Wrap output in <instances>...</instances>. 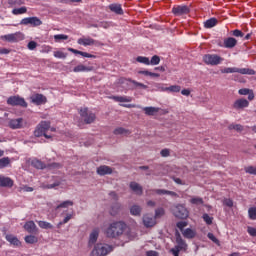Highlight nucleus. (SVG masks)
Listing matches in <instances>:
<instances>
[{
  "label": "nucleus",
  "instance_id": "nucleus-17",
  "mask_svg": "<svg viewBox=\"0 0 256 256\" xmlns=\"http://www.w3.org/2000/svg\"><path fill=\"white\" fill-rule=\"evenodd\" d=\"M143 225L146 226L147 228L155 227V225H157V220H156L155 217L150 216L149 214L144 215V217H143Z\"/></svg>",
  "mask_w": 256,
  "mask_h": 256
},
{
  "label": "nucleus",
  "instance_id": "nucleus-55",
  "mask_svg": "<svg viewBox=\"0 0 256 256\" xmlns=\"http://www.w3.org/2000/svg\"><path fill=\"white\" fill-rule=\"evenodd\" d=\"M73 219V214H67V216L64 218L63 222H60L59 225H65V223H69Z\"/></svg>",
  "mask_w": 256,
  "mask_h": 256
},
{
  "label": "nucleus",
  "instance_id": "nucleus-10",
  "mask_svg": "<svg viewBox=\"0 0 256 256\" xmlns=\"http://www.w3.org/2000/svg\"><path fill=\"white\" fill-rule=\"evenodd\" d=\"M20 25H31V27H39L43 25V21L39 19L38 17H28V18H23L20 21Z\"/></svg>",
  "mask_w": 256,
  "mask_h": 256
},
{
  "label": "nucleus",
  "instance_id": "nucleus-60",
  "mask_svg": "<svg viewBox=\"0 0 256 256\" xmlns=\"http://www.w3.org/2000/svg\"><path fill=\"white\" fill-rule=\"evenodd\" d=\"M80 55L82 56V57H87L88 59H95V55H93V54H89V53H87V52H81L80 53Z\"/></svg>",
  "mask_w": 256,
  "mask_h": 256
},
{
  "label": "nucleus",
  "instance_id": "nucleus-23",
  "mask_svg": "<svg viewBox=\"0 0 256 256\" xmlns=\"http://www.w3.org/2000/svg\"><path fill=\"white\" fill-rule=\"evenodd\" d=\"M6 240L8 241V243L14 245L15 247H19V245H21V241H19V239L16 238V236L13 234H7Z\"/></svg>",
  "mask_w": 256,
  "mask_h": 256
},
{
  "label": "nucleus",
  "instance_id": "nucleus-15",
  "mask_svg": "<svg viewBox=\"0 0 256 256\" xmlns=\"http://www.w3.org/2000/svg\"><path fill=\"white\" fill-rule=\"evenodd\" d=\"M249 107V101L244 98L237 99L233 104V109H236V111H239L240 109H245Z\"/></svg>",
  "mask_w": 256,
  "mask_h": 256
},
{
  "label": "nucleus",
  "instance_id": "nucleus-32",
  "mask_svg": "<svg viewBox=\"0 0 256 256\" xmlns=\"http://www.w3.org/2000/svg\"><path fill=\"white\" fill-rule=\"evenodd\" d=\"M215 25H217V19L216 18H210L209 20L204 22V27L206 29H211V28L215 27Z\"/></svg>",
  "mask_w": 256,
  "mask_h": 256
},
{
  "label": "nucleus",
  "instance_id": "nucleus-30",
  "mask_svg": "<svg viewBox=\"0 0 256 256\" xmlns=\"http://www.w3.org/2000/svg\"><path fill=\"white\" fill-rule=\"evenodd\" d=\"M143 111L145 112L146 115L153 116L156 115V113L160 111V109L157 107H144Z\"/></svg>",
  "mask_w": 256,
  "mask_h": 256
},
{
  "label": "nucleus",
  "instance_id": "nucleus-35",
  "mask_svg": "<svg viewBox=\"0 0 256 256\" xmlns=\"http://www.w3.org/2000/svg\"><path fill=\"white\" fill-rule=\"evenodd\" d=\"M67 39H69V36H67L65 34H56V35H54V41L56 43H61L62 41H67Z\"/></svg>",
  "mask_w": 256,
  "mask_h": 256
},
{
  "label": "nucleus",
  "instance_id": "nucleus-5",
  "mask_svg": "<svg viewBox=\"0 0 256 256\" xmlns=\"http://www.w3.org/2000/svg\"><path fill=\"white\" fill-rule=\"evenodd\" d=\"M0 39H2V41H7L8 43H19V41H23V39H25V34H23V32H15L3 35Z\"/></svg>",
  "mask_w": 256,
  "mask_h": 256
},
{
  "label": "nucleus",
  "instance_id": "nucleus-11",
  "mask_svg": "<svg viewBox=\"0 0 256 256\" xmlns=\"http://www.w3.org/2000/svg\"><path fill=\"white\" fill-rule=\"evenodd\" d=\"M176 242L178 245L171 249V253H173L174 256H179L180 251H185L187 249V243L181 239L180 235H178Z\"/></svg>",
  "mask_w": 256,
  "mask_h": 256
},
{
  "label": "nucleus",
  "instance_id": "nucleus-64",
  "mask_svg": "<svg viewBox=\"0 0 256 256\" xmlns=\"http://www.w3.org/2000/svg\"><path fill=\"white\" fill-rule=\"evenodd\" d=\"M146 256H159V253H157L156 251H148L146 253Z\"/></svg>",
  "mask_w": 256,
  "mask_h": 256
},
{
  "label": "nucleus",
  "instance_id": "nucleus-58",
  "mask_svg": "<svg viewBox=\"0 0 256 256\" xmlns=\"http://www.w3.org/2000/svg\"><path fill=\"white\" fill-rule=\"evenodd\" d=\"M239 95H249L251 93V90L248 88H242L238 91Z\"/></svg>",
  "mask_w": 256,
  "mask_h": 256
},
{
  "label": "nucleus",
  "instance_id": "nucleus-39",
  "mask_svg": "<svg viewBox=\"0 0 256 256\" xmlns=\"http://www.w3.org/2000/svg\"><path fill=\"white\" fill-rule=\"evenodd\" d=\"M67 207H73V201L71 200L64 201L60 205H58L56 209H65Z\"/></svg>",
  "mask_w": 256,
  "mask_h": 256
},
{
  "label": "nucleus",
  "instance_id": "nucleus-26",
  "mask_svg": "<svg viewBox=\"0 0 256 256\" xmlns=\"http://www.w3.org/2000/svg\"><path fill=\"white\" fill-rule=\"evenodd\" d=\"M98 175H111L113 173V170H111V167L109 166H100L97 168Z\"/></svg>",
  "mask_w": 256,
  "mask_h": 256
},
{
  "label": "nucleus",
  "instance_id": "nucleus-56",
  "mask_svg": "<svg viewBox=\"0 0 256 256\" xmlns=\"http://www.w3.org/2000/svg\"><path fill=\"white\" fill-rule=\"evenodd\" d=\"M208 239H210V241H213V243H216V245H219V240L217 239V237H215V235H213V233H208Z\"/></svg>",
  "mask_w": 256,
  "mask_h": 256
},
{
  "label": "nucleus",
  "instance_id": "nucleus-24",
  "mask_svg": "<svg viewBox=\"0 0 256 256\" xmlns=\"http://www.w3.org/2000/svg\"><path fill=\"white\" fill-rule=\"evenodd\" d=\"M130 189L136 194L141 195L143 193V187L139 185L137 182H131L130 183Z\"/></svg>",
  "mask_w": 256,
  "mask_h": 256
},
{
  "label": "nucleus",
  "instance_id": "nucleus-62",
  "mask_svg": "<svg viewBox=\"0 0 256 256\" xmlns=\"http://www.w3.org/2000/svg\"><path fill=\"white\" fill-rule=\"evenodd\" d=\"M181 94L184 95L185 97H189V95H191V90L189 89H183L181 91Z\"/></svg>",
  "mask_w": 256,
  "mask_h": 256
},
{
  "label": "nucleus",
  "instance_id": "nucleus-6",
  "mask_svg": "<svg viewBox=\"0 0 256 256\" xmlns=\"http://www.w3.org/2000/svg\"><path fill=\"white\" fill-rule=\"evenodd\" d=\"M221 73H240L241 75H255V70L249 68H224Z\"/></svg>",
  "mask_w": 256,
  "mask_h": 256
},
{
  "label": "nucleus",
  "instance_id": "nucleus-36",
  "mask_svg": "<svg viewBox=\"0 0 256 256\" xmlns=\"http://www.w3.org/2000/svg\"><path fill=\"white\" fill-rule=\"evenodd\" d=\"M24 13H27V7L22 6L20 8H15L12 10L13 15H24Z\"/></svg>",
  "mask_w": 256,
  "mask_h": 256
},
{
  "label": "nucleus",
  "instance_id": "nucleus-4",
  "mask_svg": "<svg viewBox=\"0 0 256 256\" xmlns=\"http://www.w3.org/2000/svg\"><path fill=\"white\" fill-rule=\"evenodd\" d=\"M223 61L224 59L217 54H206L203 56V62L206 65H212V67H215L216 65H221Z\"/></svg>",
  "mask_w": 256,
  "mask_h": 256
},
{
  "label": "nucleus",
  "instance_id": "nucleus-19",
  "mask_svg": "<svg viewBox=\"0 0 256 256\" xmlns=\"http://www.w3.org/2000/svg\"><path fill=\"white\" fill-rule=\"evenodd\" d=\"M13 185V179L4 175H0V187H13Z\"/></svg>",
  "mask_w": 256,
  "mask_h": 256
},
{
  "label": "nucleus",
  "instance_id": "nucleus-41",
  "mask_svg": "<svg viewBox=\"0 0 256 256\" xmlns=\"http://www.w3.org/2000/svg\"><path fill=\"white\" fill-rule=\"evenodd\" d=\"M38 225L41 229H53V225H51L49 222L39 221Z\"/></svg>",
  "mask_w": 256,
  "mask_h": 256
},
{
  "label": "nucleus",
  "instance_id": "nucleus-16",
  "mask_svg": "<svg viewBox=\"0 0 256 256\" xmlns=\"http://www.w3.org/2000/svg\"><path fill=\"white\" fill-rule=\"evenodd\" d=\"M172 13H174V15H176L177 17L181 16V15H188L189 13V7L182 5V6H175L172 9Z\"/></svg>",
  "mask_w": 256,
  "mask_h": 256
},
{
  "label": "nucleus",
  "instance_id": "nucleus-49",
  "mask_svg": "<svg viewBox=\"0 0 256 256\" xmlns=\"http://www.w3.org/2000/svg\"><path fill=\"white\" fill-rule=\"evenodd\" d=\"M247 233H248L251 237H256V228H255V227L248 226V227H247Z\"/></svg>",
  "mask_w": 256,
  "mask_h": 256
},
{
  "label": "nucleus",
  "instance_id": "nucleus-42",
  "mask_svg": "<svg viewBox=\"0 0 256 256\" xmlns=\"http://www.w3.org/2000/svg\"><path fill=\"white\" fill-rule=\"evenodd\" d=\"M131 215H141V207L134 205L130 209Z\"/></svg>",
  "mask_w": 256,
  "mask_h": 256
},
{
  "label": "nucleus",
  "instance_id": "nucleus-40",
  "mask_svg": "<svg viewBox=\"0 0 256 256\" xmlns=\"http://www.w3.org/2000/svg\"><path fill=\"white\" fill-rule=\"evenodd\" d=\"M32 165L33 167H36V169H45V164H43V162L37 159H34L32 161Z\"/></svg>",
  "mask_w": 256,
  "mask_h": 256
},
{
  "label": "nucleus",
  "instance_id": "nucleus-21",
  "mask_svg": "<svg viewBox=\"0 0 256 256\" xmlns=\"http://www.w3.org/2000/svg\"><path fill=\"white\" fill-rule=\"evenodd\" d=\"M237 45V39L233 37H228L224 39V47L226 49H233Z\"/></svg>",
  "mask_w": 256,
  "mask_h": 256
},
{
  "label": "nucleus",
  "instance_id": "nucleus-51",
  "mask_svg": "<svg viewBox=\"0 0 256 256\" xmlns=\"http://www.w3.org/2000/svg\"><path fill=\"white\" fill-rule=\"evenodd\" d=\"M163 215H165V210H163V208H159L156 210L154 218L157 219L159 217H163Z\"/></svg>",
  "mask_w": 256,
  "mask_h": 256
},
{
  "label": "nucleus",
  "instance_id": "nucleus-2",
  "mask_svg": "<svg viewBox=\"0 0 256 256\" xmlns=\"http://www.w3.org/2000/svg\"><path fill=\"white\" fill-rule=\"evenodd\" d=\"M126 227L127 225H125V223L123 222H114L109 225V227L105 231V234L107 235V237H119L120 235H123Z\"/></svg>",
  "mask_w": 256,
  "mask_h": 256
},
{
  "label": "nucleus",
  "instance_id": "nucleus-14",
  "mask_svg": "<svg viewBox=\"0 0 256 256\" xmlns=\"http://www.w3.org/2000/svg\"><path fill=\"white\" fill-rule=\"evenodd\" d=\"M78 45H83L84 47H91L93 45L97 46L99 45V41L91 38V37H85L79 38L77 41Z\"/></svg>",
  "mask_w": 256,
  "mask_h": 256
},
{
  "label": "nucleus",
  "instance_id": "nucleus-28",
  "mask_svg": "<svg viewBox=\"0 0 256 256\" xmlns=\"http://www.w3.org/2000/svg\"><path fill=\"white\" fill-rule=\"evenodd\" d=\"M53 56L56 59H67V52H65V48L59 49V50H55L53 52Z\"/></svg>",
  "mask_w": 256,
  "mask_h": 256
},
{
  "label": "nucleus",
  "instance_id": "nucleus-1",
  "mask_svg": "<svg viewBox=\"0 0 256 256\" xmlns=\"http://www.w3.org/2000/svg\"><path fill=\"white\" fill-rule=\"evenodd\" d=\"M55 133V128L51 127V122L41 121L34 130V137H45V139H51Z\"/></svg>",
  "mask_w": 256,
  "mask_h": 256
},
{
  "label": "nucleus",
  "instance_id": "nucleus-34",
  "mask_svg": "<svg viewBox=\"0 0 256 256\" xmlns=\"http://www.w3.org/2000/svg\"><path fill=\"white\" fill-rule=\"evenodd\" d=\"M114 135H131V132L125 128H116L114 130Z\"/></svg>",
  "mask_w": 256,
  "mask_h": 256
},
{
  "label": "nucleus",
  "instance_id": "nucleus-44",
  "mask_svg": "<svg viewBox=\"0 0 256 256\" xmlns=\"http://www.w3.org/2000/svg\"><path fill=\"white\" fill-rule=\"evenodd\" d=\"M229 129L230 130H235V131H238L239 133H241V131H243V125H241V124H231L230 126H229Z\"/></svg>",
  "mask_w": 256,
  "mask_h": 256
},
{
  "label": "nucleus",
  "instance_id": "nucleus-7",
  "mask_svg": "<svg viewBox=\"0 0 256 256\" xmlns=\"http://www.w3.org/2000/svg\"><path fill=\"white\" fill-rule=\"evenodd\" d=\"M79 114L81 119L84 121L86 124H91L93 121H95V114L89 110V108H81L79 110Z\"/></svg>",
  "mask_w": 256,
  "mask_h": 256
},
{
  "label": "nucleus",
  "instance_id": "nucleus-63",
  "mask_svg": "<svg viewBox=\"0 0 256 256\" xmlns=\"http://www.w3.org/2000/svg\"><path fill=\"white\" fill-rule=\"evenodd\" d=\"M138 75H145V77H149V71L148 70H139Z\"/></svg>",
  "mask_w": 256,
  "mask_h": 256
},
{
  "label": "nucleus",
  "instance_id": "nucleus-52",
  "mask_svg": "<svg viewBox=\"0 0 256 256\" xmlns=\"http://www.w3.org/2000/svg\"><path fill=\"white\" fill-rule=\"evenodd\" d=\"M188 223L185 221H180L176 224V226L183 232L185 227H187Z\"/></svg>",
  "mask_w": 256,
  "mask_h": 256
},
{
  "label": "nucleus",
  "instance_id": "nucleus-12",
  "mask_svg": "<svg viewBox=\"0 0 256 256\" xmlns=\"http://www.w3.org/2000/svg\"><path fill=\"white\" fill-rule=\"evenodd\" d=\"M8 105L19 106V107H27V102H25L24 98L20 96H11L7 100Z\"/></svg>",
  "mask_w": 256,
  "mask_h": 256
},
{
  "label": "nucleus",
  "instance_id": "nucleus-45",
  "mask_svg": "<svg viewBox=\"0 0 256 256\" xmlns=\"http://www.w3.org/2000/svg\"><path fill=\"white\" fill-rule=\"evenodd\" d=\"M168 91H169V93H179V91H181V86L172 85V86L168 87Z\"/></svg>",
  "mask_w": 256,
  "mask_h": 256
},
{
  "label": "nucleus",
  "instance_id": "nucleus-8",
  "mask_svg": "<svg viewBox=\"0 0 256 256\" xmlns=\"http://www.w3.org/2000/svg\"><path fill=\"white\" fill-rule=\"evenodd\" d=\"M129 83H133V85L135 87H140L141 89H148V86L141 83V82H137L135 80H131V79H127V78H120L117 80V85H119V87H123V89H125L127 87V85H129Z\"/></svg>",
  "mask_w": 256,
  "mask_h": 256
},
{
  "label": "nucleus",
  "instance_id": "nucleus-25",
  "mask_svg": "<svg viewBox=\"0 0 256 256\" xmlns=\"http://www.w3.org/2000/svg\"><path fill=\"white\" fill-rule=\"evenodd\" d=\"M112 99L117 103H131L133 101V98L129 96H113Z\"/></svg>",
  "mask_w": 256,
  "mask_h": 256
},
{
  "label": "nucleus",
  "instance_id": "nucleus-61",
  "mask_svg": "<svg viewBox=\"0 0 256 256\" xmlns=\"http://www.w3.org/2000/svg\"><path fill=\"white\" fill-rule=\"evenodd\" d=\"M232 35H234V37H244L245 34H243L241 30L236 29L232 32Z\"/></svg>",
  "mask_w": 256,
  "mask_h": 256
},
{
  "label": "nucleus",
  "instance_id": "nucleus-50",
  "mask_svg": "<svg viewBox=\"0 0 256 256\" xmlns=\"http://www.w3.org/2000/svg\"><path fill=\"white\" fill-rule=\"evenodd\" d=\"M190 203L193 205H203V199L202 198H192L190 200Z\"/></svg>",
  "mask_w": 256,
  "mask_h": 256
},
{
  "label": "nucleus",
  "instance_id": "nucleus-13",
  "mask_svg": "<svg viewBox=\"0 0 256 256\" xmlns=\"http://www.w3.org/2000/svg\"><path fill=\"white\" fill-rule=\"evenodd\" d=\"M26 125L27 121L23 118L11 119L8 123V127H10V129H23Z\"/></svg>",
  "mask_w": 256,
  "mask_h": 256
},
{
  "label": "nucleus",
  "instance_id": "nucleus-22",
  "mask_svg": "<svg viewBox=\"0 0 256 256\" xmlns=\"http://www.w3.org/2000/svg\"><path fill=\"white\" fill-rule=\"evenodd\" d=\"M98 238H99V228H95L90 233L89 245H95V243H97Z\"/></svg>",
  "mask_w": 256,
  "mask_h": 256
},
{
  "label": "nucleus",
  "instance_id": "nucleus-57",
  "mask_svg": "<svg viewBox=\"0 0 256 256\" xmlns=\"http://www.w3.org/2000/svg\"><path fill=\"white\" fill-rule=\"evenodd\" d=\"M160 155L162 157H169V155H171V151L169 149L165 148V149L161 150Z\"/></svg>",
  "mask_w": 256,
  "mask_h": 256
},
{
  "label": "nucleus",
  "instance_id": "nucleus-27",
  "mask_svg": "<svg viewBox=\"0 0 256 256\" xmlns=\"http://www.w3.org/2000/svg\"><path fill=\"white\" fill-rule=\"evenodd\" d=\"M24 229L28 233H35V231L37 230V225H35V222L33 221H28L25 223Z\"/></svg>",
  "mask_w": 256,
  "mask_h": 256
},
{
  "label": "nucleus",
  "instance_id": "nucleus-9",
  "mask_svg": "<svg viewBox=\"0 0 256 256\" xmlns=\"http://www.w3.org/2000/svg\"><path fill=\"white\" fill-rule=\"evenodd\" d=\"M172 211L177 219H187L189 217V210L183 205L175 206Z\"/></svg>",
  "mask_w": 256,
  "mask_h": 256
},
{
  "label": "nucleus",
  "instance_id": "nucleus-46",
  "mask_svg": "<svg viewBox=\"0 0 256 256\" xmlns=\"http://www.w3.org/2000/svg\"><path fill=\"white\" fill-rule=\"evenodd\" d=\"M159 63H161V58L157 55H154L150 60V65H159Z\"/></svg>",
  "mask_w": 256,
  "mask_h": 256
},
{
  "label": "nucleus",
  "instance_id": "nucleus-20",
  "mask_svg": "<svg viewBox=\"0 0 256 256\" xmlns=\"http://www.w3.org/2000/svg\"><path fill=\"white\" fill-rule=\"evenodd\" d=\"M108 8L110 9V11H112V13H115L116 15H123V7L121 6V4L113 3L110 4Z\"/></svg>",
  "mask_w": 256,
  "mask_h": 256
},
{
  "label": "nucleus",
  "instance_id": "nucleus-53",
  "mask_svg": "<svg viewBox=\"0 0 256 256\" xmlns=\"http://www.w3.org/2000/svg\"><path fill=\"white\" fill-rule=\"evenodd\" d=\"M53 51V47L49 45H45L42 47L41 53H51Z\"/></svg>",
  "mask_w": 256,
  "mask_h": 256
},
{
  "label": "nucleus",
  "instance_id": "nucleus-48",
  "mask_svg": "<svg viewBox=\"0 0 256 256\" xmlns=\"http://www.w3.org/2000/svg\"><path fill=\"white\" fill-rule=\"evenodd\" d=\"M203 220L207 225H211L213 223V217L209 216V214H204Z\"/></svg>",
  "mask_w": 256,
  "mask_h": 256
},
{
  "label": "nucleus",
  "instance_id": "nucleus-37",
  "mask_svg": "<svg viewBox=\"0 0 256 256\" xmlns=\"http://www.w3.org/2000/svg\"><path fill=\"white\" fill-rule=\"evenodd\" d=\"M136 61L138 63H143V65H151V61L149 60V58H147L145 56H138L136 58Z\"/></svg>",
  "mask_w": 256,
  "mask_h": 256
},
{
  "label": "nucleus",
  "instance_id": "nucleus-29",
  "mask_svg": "<svg viewBox=\"0 0 256 256\" xmlns=\"http://www.w3.org/2000/svg\"><path fill=\"white\" fill-rule=\"evenodd\" d=\"M182 235L186 239H193L195 237V235H197V232L193 229L188 228V229L182 231Z\"/></svg>",
  "mask_w": 256,
  "mask_h": 256
},
{
  "label": "nucleus",
  "instance_id": "nucleus-31",
  "mask_svg": "<svg viewBox=\"0 0 256 256\" xmlns=\"http://www.w3.org/2000/svg\"><path fill=\"white\" fill-rule=\"evenodd\" d=\"M74 73H84L87 71H91V69L83 64H79L78 66L74 67Z\"/></svg>",
  "mask_w": 256,
  "mask_h": 256
},
{
  "label": "nucleus",
  "instance_id": "nucleus-3",
  "mask_svg": "<svg viewBox=\"0 0 256 256\" xmlns=\"http://www.w3.org/2000/svg\"><path fill=\"white\" fill-rule=\"evenodd\" d=\"M113 251V247L107 244H97L92 250L93 256H105L109 255Z\"/></svg>",
  "mask_w": 256,
  "mask_h": 256
},
{
  "label": "nucleus",
  "instance_id": "nucleus-38",
  "mask_svg": "<svg viewBox=\"0 0 256 256\" xmlns=\"http://www.w3.org/2000/svg\"><path fill=\"white\" fill-rule=\"evenodd\" d=\"M152 193H156L157 195H176L175 192L167 191L163 189H157L152 191Z\"/></svg>",
  "mask_w": 256,
  "mask_h": 256
},
{
  "label": "nucleus",
  "instance_id": "nucleus-54",
  "mask_svg": "<svg viewBox=\"0 0 256 256\" xmlns=\"http://www.w3.org/2000/svg\"><path fill=\"white\" fill-rule=\"evenodd\" d=\"M27 47H28V49H29L30 51H33V50L37 49V42H35V41H30V42L28 43Z\"/></svg>",
  "mask_w": 256,
  "mask_h": 256
},
{
  "label": "nucleus",
  "instance_id": "nucleus-43",
  "mask_svg": "<svg viewBox=\"0 0 256 256\" xmlns=\"http://www.w3.org/2000/svg\"><path fill=\"white\" fill-rule=\"evenodd\" d=\"M25 241L27 243H30L31 245H33V243H37L38 239L36 236H33V235H29V236H26L25 237Z\"/></svg>",
  "mask_w": 256,
  "mask_h": 256
},
{
  "label": "nucleus",
  "instance_id": "nucleus-18",
  "mask_svg": "<svg viewBox=\"0 0 256 256\" xmlns=\"http://www.w3.org/2000/svg\"><path fill=\"white\" fill-rule=\"evenodd\" d=\"M31 101L35 103V105H44V103H47V97L43 94H34L31 96Z\"/></svg>",
  "mask_w": 256,
  "mask_h": 256
},
{
  "label": "nucleus",
  "instance_id": "nucleus-47",
  "mask_svg": "<svg viewBox=\"0 0 256 256\" xmlns=\"http://www.w3.org/2000/svg\"><path fill=\"white\" fill-rule=\"evenodd\" d=\"M249 213V217L250 219H252L253 221H255L256 219V207H252L248 210Z\"/></svg>",
  "mask_w": 256,
  "mask_h": 256
},
{
  "label": "nucleus",
  "instance_id": "nucleus-33",
  "mask_svg": "<svg viewBox=\"0 0 256 256\" xmlns=\"http://www.w3.org/2000/svg\"><path fill=\"white\" fill-rule=\"evenodd\" d=\"M9 165H11V159H9V157L0 159V169H5V167H9Z\"/></svg>",
  "mask_w": 256,
  "mask_h": 256
},
{
  "label": "nucleus",
  "instance_id": "nucleus-59",
  "mask_svg": "<svg viewBox=\"0 0 256 256\" xmlns=\"http://www.w3.org/2000/svg\"><path fill=\"white\" fill-rule=\"evenodd\" d=\"M223 205H225L226 207H232L233 206V200H231V199H224L223 200Z\"/></svg>",
  "mask_w": 256,
  "mask_h": 256
}]
</instances>
